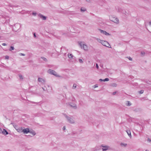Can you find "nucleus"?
I'll return each mask as SVG.
<instances>
[{"label":"nucleus","instance_id":"9d476101","mask_svg":"<svg viewBox=\"0 0 151 151\" xmlns=\"http://www.w3.org/2000/svg\"><path fill=\"white\" fill-rule=\"evenodd\" d=\"M69 105L73 108H74V109H76L77 108L76 105L75 104L70 103H69Z\"/></svg>","mask_w":151,"mask_h":151},{"label":"nucleus","instance_id":"412c9836","mask_svg":"<svg viewBox=\"0 0 151 151\" xmlns=\"http://www.w3.org/2000/svg\"><path fill=\"white\" fill-rule=\"evenodd\" d=\"M96 40H97V41L98 42H100L101 43V42H102V41H103V40H101L99 38H96Z\"/></svg>","mask_w":151,"mask_h":151},{"label":"nucleus","instance_id":"6ab92c4d","mask_svg":"<svg viewBox=\"0 0 151 151\" xmlns=\"http://www.w3.org/2000/svg\"><path fill=\"white\" fill-rule=\"evenodd\" d=\"M19 78L21 80H22L23 79V76L21 74H19Z\"/></svg>","mask_w":151,"mask_h":151},{"label":"nucleus","instance_id":"c85d7f7f","mask_svg":"<svg viewBox=\"0 0 151 151\" xmlns=\"http://www.w3.org/2000/svg\"><path fill=\"white\" fill-rule=\"evenodd\" d=\"M104 81H109V79L108 78H106L104 79Z\"/></svg>","mask_w":151,"mask_h":151},{"label":"nucleus","instance_id":"bb28decb","mask_svg":"<svg viewBox=\"0 0 151 151\" xmlns=\"http://www.w3.org/2000/svg\"><path fill=\"white\" fill-rule=\"evenodd\" d=\"M76 86H77V85L76 84H75V83L73 85V89H75L76 87Z\"/></svg>","mask_w":151,"mask_h":151},{"label":"nucleus","instance_id":"473e14b6","mask_svg":"<svg viewBox=\"0 0 151 151\" xmlns=\"http://www.w3.org/2000/svg\"><path fill=\"white\" fill-rule=\"evenodd\" d=\"M5 59H9V57L8 56L6 55L5 56Z\"/></svg>","mask_w":151,"mask_h":151},{"label":"nucleus","instance_id":"a19ab883","mask_svg":"<svg viewBox=\"0 0 151 151\" xmlns=\"http://www.w3.org/2000/svg\"><path fill=\"white\" fill-rule=\"evenodd\" d=\"M2 132H3V130L1 128H0V133H2Z\"/></svg>","mask_w":151,"mask_h":151},{"label":"nucleus","instance_id":"8fccbe9b","mask_svg":"<svg viewBox=\"0 0 151 151\" xmlns=\"http://www.w3.org/2000/svg\"><path fill=\"white\" fill-rule=\"evenodd\" d=\"M126 13L127 14H128V13H127V12H126Z\"/></svg>","mask_w":151,"mask_h":151},{"label":"nucleus","instance_id":"cd10ccee","mask_svg":"<svg viewBox=\"0 0 151 151\" xmlns=\"http://www.w3.org/2000/svg\"><path fill=\"white\" fill-rule=\"evenodd\" d=\"M145 54V52L144 51H142L141 52V55L142 56L144 55Z\"/></svg>","mask_w":151,"mask_h":151},{"label":"nucleus","instance_id":"ddd939ff","mask_svg":"<svg viewBox=\"0 0 151 151\" xmlns=\"http://www.w3.org/2000/svg\"><path fill=\"white\" fill-rule=\"evenodd\" d=\"M16 130L19 132H22L23 131L22 127L18 128Z\"/></svg>","mask_w":151,"mask_h":151},{"label":"nucleus","instance_id":"1a4fd4ad","mask_svg":"<svg viewBox=\"0 0 151 151\" xmlns=\"http://www.w3.org/2000/svg\"><path fill=\"white\" fill-rule=\"evenodd\" d=\"M111 21L116 23H119V19L117 18H114Z\"/></svg>","mask_w":151,"mask_h":151},{"label":"nucleus","instance_id":"f257e3e1","mask_svg":"<svg viewBox=\"0 0 151 151\" xmlns=\"http://www.w3.org/2000/svg\"><path fill=\"white\" fill-rule=\"evenodd\" d=\"M78 43L81 49H83L85 51L88 50V46L84 42L79 41Z\"/></svg>","mask_w":151,"mask_h":151},{"label":"nucleus","instance_id":"37998d69","mask_svg":"<svg viewBox=\"0 0 151 151\" xmlns=\"http://www.w3.org/2000/svg\"><path fill=\"white\" fill-rule=\"evenodd\" d=\"M116 92H114L113 93V95H114L116 94Z\"/></svg>","mask_w":151,"mask_h":151},{"label":"nucleus","instance_id":"7c9ffc66","mask_svg":"<svg viewBox=\"0 0 151 151\" xmlns=\"http://www.w3.org/2000/svg\"><path fill=\"white\" fill-rule=\"evenodd\" d=\"M19 55H21V56H25V54L22 53H20Z\"/></svg>","mask_w":151,"mask_h":151},{"label":"nucleus","instance_id":"c9c22d12","mask_svg":"<svg viewBox=\"0 0 151 151\" xmlns=\"http://www.w3.org/2000/svg\"><path fill=\"white\" fill-rule=\"evenodd\" d=\"M96 68H97V69H99V66H98V64H97V63H96Z\"/></svg>","mask_w":151,"mask_h":151},{"label":"nucleus","instance_id":"c756f323","mask_svg":"<svg viewBox=\"0 0 151 151\" xmlns=\"http://www.w3.org/2000/svg\"><path fill=\"white\" fill-rule=\"evenodd\" d=\"M144 92V91L143 90H141L139 91V93L140 94H142Z\"/></svg>","mask_w":151,"mask_h":151},{"label":"nucleus","instance_id":"a211bd4d","mask_svg":"<svg viewBox=\"0 0 151 151\" xmlns=\"http://www.w3.org/2000/svg\"><path fill=\"white\" fill-rule=\"evenodd\" d=\"M86 10V9L83 7H82L81 9V11L82 12H84Z\"/></svg>","mask_w":151,"mask_h":151},{"label":"nucleus","instance_id":"a878e982","mask_svg":"<svg viewBox=\"0 0 151 151\" xmlns=\"http://www.w3.org/2000/svg\"><path fill=\"white\" fill-rule=\"evenodd\" d=\"M14 47L11 46L10 47V48L9 49V51H11L12 50H14Z\"/></svg>","mask_w":151,"mask_h":151},{"label":"nucleus","instance_id":"de8ad7c7","mask_svg":"<svg viewBox=\"0 0 151 151\" xmlns=\"http://www.w3.org/2000/svg\"><path fill=\"white\" fill-rule=\"evenodd\" d=\"M42 88L43 89V90L44 91H46V89H45L44 88H43V87Z\"/></svg>","mask_w":151,"mask_h":151},{"label":"nucleus","instance_id":"2f4dec72","mask_svg":"<svg viewBox=\"0 0 151 151\" xmlns=\"http://www.w3.org/2000/svg\"><path fill=\"white\" fill-rule=\"evenodd\" d=\"M79 60V62L80 63H83V60L82 59H80Z\"/></svg>","mask_w":151,"mask_h":151},{"label":"nucleus","instance_id":"79ce46f5","mask_svg":"<svg viewBox=\"0 0 151 151\" xmlns=\"http://www.w3.org/2000/svg\"><path fill=\"white\" fill-rule=\"evenodd\" d=\"M63 130H65V126H64L63 127Z\"/></svg>","mask_w":151,"mask_h":151},{"label":"nucleus","instance_id":"c03bdc74","mask_svg":"<svg viewBox=\"0 0 151 151\" xmlns=\"http://www.w3.org/2000/svg\"><path fill=\"white\" fill-rule=\"evenodd\" d=\"M33 35H34V36L35 37H36V34L35 33H34V34H33Z\"/></svg>","mask_w":151,"mask_h":151},{"label":"nucleus","instance_id":"72a5a7b5","mask_svg":"<svg viewBox=\"0 0 151 151\" xmlns=\"http://www.w3.org/2000/svg\"><path fill=\"white\" fill-rule=\"evenodd\" d=\"M37 14V13L36 12H32V14L34 15V16H36V15Z\"/></svg>","mask_w":151,"mask_h":151},{"label":"nucleus","instance_id":"dca6fc26","mask_svg":"<svg viewBox=\"0 0 151 151\" xmlns=\"http://www.w3.org/2000/svg\"><path fill=\"white\" fill-rule=\"evenodd\" d=\"M126 132L128 134L129 136L130 137V138H131V132L130 130H128L126 131Z\"/></svg>","mask_w":151,"mask_h":151},{"label":"nucleus","instance_id":"a18cd8bd","mask_svg":"<svg viewBox=\"0 0 151 151\" xmlns=\"http://www.w3.org/2000/svg\"><path fill=\"white\" fill-rule=\"evenodd\" d=\"M86 1L87 2H90V0H86Z\"/></svg>","mask_w":151,"mask_h":151},{"label":"nucleus","instance_id":"58836bf2","mask_svg":"<svg viewBox=\"0 0 151 151\" xmlns=\"http://www.w3.org/2000/svg\"><path fill=\"white\" fill-rule=\"evenodd\" d=\"M128 59L130 60H132V58H131L130 57H129L128 58Z\"/></svg>","mask_w":151,"mask_h":151},{"label":"nucleus","instance_id":"f8f14e48","mask_svg":"<svg viewBox=\"0 0 151 151\" xmlns=\"http://www.w3.org/2000/svg\"><path fill=\"white\" fill-rule=\"evenodd\" d=\"M101 146L105 148H103L102 149L103 151H105L107 150H108V148L109 147L108 146H104L103 145H101Z\"/></svg>","mask_w":151,"mask_h":151},{"label":"nucleus","instance_id":"0eeeda50","mask_svg":"<svg viewBox=\"0 0 151 151\" xmlns=\"http://www.w3.org/2000/svg\"><path fill=\"white\" fill-rule=\"evenodd\" d=\"M38 15L39 17L42 18L43 20H45L46 19L47 17H46L43 16L40 14H39Z\"/></svg>","mask_w":151,"mask_h":151},{"label":"nucleus","instance_id":"4468645a","mask_svg":"<svg viewBox=\"0 0 151 151\" xmlns=\"http://www.w3.org/2000/svg\"><path fill=\"white\" fill-rule=\"evenodd\" d=\"M2 133L6 135L8 134V132L5 129H3V132H2Z\"/></svg>","mask_w":151,"mask_h":151},{"label":"nucleus","instance_id":"09e8293b","mask_svg":"<svg viewBox=\"0 0 151 151\" xmlns=\"http://www.w3.org/2000/svg\"><path fill=\"white\" fill-rule=\"evenodd\" d=\"M32 103H35H35H35V102H32Z\"/></svg>","mask_w":151,"mask_h":151},{"label":"nucleus","instance_id":"5701e85b","mask_svg":"<svg viewBox=\"0 0 151 151\" xmlns=\"http://www.w3.org/2000/svg\"><path fill=\"white\" fill-rule=\"evenodd\" d=\"M120 145L121 146H124V147H125L127 146V144L124 143H121L120 144Z\"/></svg>","mask_w":151,"mask_h":151},{"label":"nucleus","instance_id":"393cba45","mask_svg":"<svg viewBox=\"0 0 151 151\" xmlns=\"http://www.w3.org/2000/svg\"><path fill=\"white\" fill-rule=\"evenodd\" d=\"M41 58L45 62H47V59L45 57H41Z\"/></svg>","mask_w":151,"mask_h":151},{"label":"nucleus","instance_id":"4be33fe9","mask_svg":"<svg viewBox=\"0 0 151 151\" xmlns=\"http://www.w3.org/2000/svg\"><path fill=\"white\" fill-rule=\"evenodd\" d=\"M127 106H130L131 105V104L130 102L129 101H127L126 104Z\"/></svg>","mask_w":151,"mask_h":151},{"label":"nucleus","instance_id":"4c0bfd02","mask_svg":"<svg viewBox=\"0 0 151 151\" xmlns=\"http://www.w3.org/2000/svg\"><path fill=\"white\" fill-rule=\"evenodd\" d=\"M147 141L149 142H150L151 141V140L149 138H148L147 139Z\"/></svg>","mask_w":151,"mask_h":151},{"label":"nucleus","instance_id":"e433bc0d","mask_svg":"<svg viewBox=\"0 0 151 151\" xmlns=\"http://www.w3.org/2000/svg\"><path fill=\"white\" fill-rule=\"evenodd\" d=\"M99 81H104V79H100Z\"/></svg>","mask_w":151,"mask_h":151},{"label":"nucleus","instance_id":"f3484780","mask_svg":"<svg viewBox=\"0 0 151 151\" xmlns=\"http://www.w3.org/2000/svg\"><path fill=\"white\" fill-rule=\"evenodd\" d=\"M110 86L112 87H116L117 86V85L116 83H111L110 85Z\"/></svg>","mask_w":151,"mask_h":151},{"label":"nucleus","instance_id":"ea45409f","mask_svg":"<svg viewBox=\"0 0 151 151\" xmlns=\"http://www.w3.org/2000/svg\"><path fill=\"white\" fill-rule=\"evenodd\" d=\"M2 45L4 46H6L7 45L5 43H3L2 44Z\"/></svg>","mask_w":151,"mask_h":151},{"label":"nucleus","instance_id":"aec40b11","mask_svg":"<svg viewBox=\"0 0 151 151\" xmlns=\"http://www.w3.org/2000/svg\"><path fill=\"white\" fill-rule=\"evenodd\" d=\"M11 124H13L14 127L16 129V130H17V128H19L17 125L11 123Z\"/></svg>","mask_w":151,"mask_h":151},{"label":"nucleus","instance_id":"9b49d317","mask_svg":"<svg viewBox=\"0 0 151 151\" xmlns=\"http://www.w3.org/2000/svg\"><path fill=\"white\" fill-rule=\"evenodd\" d=\"M38 81L39 82H41L42 83H44L45 82V80L42 78H38Z\"/></svg>","mask_w":151,"mask_h":151},{"label":"nucleus","instance_id":"b1692460","mask_svg":"<svg viewBox=\"0 0 151 151\" xmlns=\"http://www.w3.org/2000/svg\"><path fill=\"white\" fill-rule=\"evenodd\" d=\"M68 57L69 58H71L73 57V55L72 54H68Z\"/></svg>","mask_w":151,"mask_h":151},{"label":"nucleus","instance_id":"2eb2a0df","mask_svg":"<svg viewBox=\"0 0 151 151\" xmlns=\"http://www.w3.org/2000/svg\"><path fill=\"white\" fill-rule=\"evenodd\" d=\"M29 132L32 134L34 136L36 134V132H35L32 130H29Z\"/></svg>","mask_w":151,"mask_h":151},{"label":"nucleus","instance_id":"f03ea898","mask_svg":"<svg viewBox=\"0 0 151 151\" xmlns=\"http://www.w3.org/2000/svg\"><path fill=\"white\" fill-rule=\"evenodd\" d=\"M64 115L68 122L72 124L75 123V121L73 119V117H70L65 114H64Z\"/></svg>","mask_w":151,"mask_h":151},{"label":"nucleus","instance_id":"423d86ee","mask_svg":"<svg viewBox=\"0 0 151 151\" xmlns=\"http://www.w3.org/2000/svg\"><path fill=\"white\" fill-rule=\"evenodd\" d=\"M29 132V130L28 128H27L24 129H23L22 132L24 134H27Z\"/></svg>","mask_w":151,"mask_h":151},{"label":"nucleus","instance_id":"7ed1b4c3","mask_svg":"<svg viewBox=\"0 0 151 151\" xmlns=\"http://www.w3.org/2000/svg\"><path fill=\"white\" fill-rule=\"evenodd\" d=\"M47 72L48 73L51 74L53 75L56 77H60V76L58 75L57 73L54 70H52L51 69H49L48 70Z\"/></svg>","mask_w":151,"mask_h":151},{"label":"nucleus","instance_id":"6e6552de","mask_svg":"<svg viewBox=\"0 0 151 151\" xmlns=\"http://www.w3.org/2000/svg\"><path fill=\"white\" fill-rule=\"evenodd\" d=\"M99 30L101 33H102L106 35H110L109 33L107 32L106 31H103L101 29H99Z\"/></svg>","mask_w":151,"mask_h":151},{"label":"nucleus","instance_id":"39448f33","mask_svg":"<svg viewBox=\"0 0 151 151\" xmlns=\"http://www.w3.org/2000/svg\"><path fill=\"white\" fill-rule=\"evenodd\" d=\"M20 26L19 24H15L14 27L13 29L15 31H17L20 28Z\"/></svg>","mask_w":151,"mask_h":151},{"label":"nucleus","instance_id":"20e7f679","mask_svg":"<svg viewBox=\"0 0 151 151\" xmlns=\"http://www.w3.org/2000/svg\"><path fill=\"white\" fill-rule=\"evenodd\" d=\"M103 45L109 48H111L110 44L106 41L103 40L101 43Z\"/></svg>","mask_w":151,"mask_h":151},{"label":"nucleus","instance_id":"49530a36","mask_svg":"<svg viewBox=\"0 0 151 151\" xmlns=\"http://www.w3.org/2000/svg\"><path fill=\"white\" fill-rule=\"evenodd\" d=\"M149 25H150L151 26V21H150V22H149Z\"/></svg>","mask_w":151,"mask_h":151},{"label":"nucleus","instance_id":"f704fd0d","mask_svg":"<svg viewBox=\"0 0 151 151\" xmlns=\"http://www.w3.org/2000/svg\"><path fill=\"white\" fill-rule=\"evenodd\" d=\"M98 84H96L93 86V87H94V88H96L98 87Z\"/></svg>","mask_w":151,"mask_h":151}]
</instances>
